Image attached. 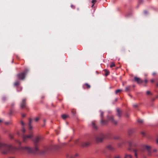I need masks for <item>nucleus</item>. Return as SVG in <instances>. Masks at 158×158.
<instances>
[{"instance_id": "obj_54", "label": "nucleus", "mask_w": 158, "mask_h": 158, "mask_svg": "<svg viewBox=\"0 0 158 158\" xmlns=\"http://www.w3.org/2000/svg\"><path fill=\"white\" fill-rule=\"evenodd\" d=\"M157 85L158 86V84Z\"/></svg>"}, {"instance_id": "obj_41", "label": "nucleus", "mask_w": 158, "mask_h": 158, "mask_svg": "<svg viewBox=\"0 0 158 158\" xmlns=\"http://www.w3.org/2000/svg\"><path fill=\"white\" fill-rule=\"evenodd\" d=\"M3 121V120L2 119H0V123H1Z\"/></svg>"}, {"instance_id": "obj_35", "label": "nucleus", "mask_w": 158, "mask_h": 158, "mask_svg": "<svg viewBox=\"0 0 158 158\" xmlns=\"http://www.w3.org/2000/svg\"><path fill=\"white\" fill-rule=\"evenodd\" d=\"M117 111L118 113V115L119 116H120V114H119V110H118V109H117Z\"/></svg>"}, {"instance_id": "obj_33", "label": "nucleus", "mask_w": 158, "mask_h": 158, "mask_svg": "<svg viewBox=\"0 0 158 158\" xmlns=\"http://www.w3.org/2000/svg\"><path fill=\"white\" fill-rule=\"evenodd\" d=\"M21 123L22 126H23L24 125V122L22 121L21 122Z\"/></svg>"}, {"instance_id": "obj_37", "label": "nucleus", "mask_w": 158, "mask_h": 158, "mask_svg": "<svg viewBox=\"0 0 158 158\" xmlns=\"http://www.w3.org/2000/svg\"><path fill=\"white\" fill-rule=\"evenodd\" d=\"M12 113V110H11L9 112V114H11Z\"/></svg>"}, {"instance_id": "obj_9", "label": "nucleus", "mask_w": 158, "mask_h": 158, "mask_svg": "<svg viewBox=\"0 0 158 158\" xmlns=\"http://www.w3.org/2000/svg\"><path fill=\"white\" fill-rule=\"evenodd\" d=\"M83 87L84 89H88L89 88V85L88 83H86L83 85Z\"/></svg>"}, {"instance_id": "obj_19", "label": "nucleus", "mask_w": 158, "mask_h": 158, "mask_svg": "<svg viewBox=\"0 0 158 158\" xmlns=\"http://www.w3.org/2000/svg\"><path fill=\"white\" fill-rule=\"evenodd\" d=\"M145 148L147 150H149L150 148V147L149 146L146 145L144 146Z\"/></svg>"}, {"instance_id": "obj_53", "label": "nucleus", "mask_w": 158, "mask_h": 158, "mask_svg": "<svg viewBox=\"0 0 158 158\" xmlns=\"http://www.w3.org/2000/svg\"><path fill=\"white\" fill-rule=\"evenodd\" d=\"M154 151H156V150H154Z\"/></svg>"}, {"instance_id": "obj_36", "label": "nucleus", "mask_w": 158, "mask_h": 158, "mask_svg": "<svg viewBox=\"0 0 158 158\" xmlns=\"http://www.w3.org/2000/svg\"><path fill=\"white\" fill-rule=\"evenodd\" d=\"M146 93L148 95L150 93V92L149 91H147L146 92Z\"/></svg>"}, {"instance_id": "obj_30", "label": "nucleus", "mask_w": 158, "mask_h": 158, "mask_svg": "<svg viewBox=\"0 0 158 158\" xmlns=\"http://www.w3.org/2000/svg\"><path fill=\"white\" fill-rule=\"evenodd\" d=\"M39 119V118L38 117H37V118H35V121L37 122L38 121Z\"/></svg>"}, {"instance_id": "obj_1", "label": "nucleus", "mask_w": 158, "mask_h": 158, "mask_svg": "<svg viewBox=\"0 0 158 158\" xmlns=\"http://www.w3.org/2000/svg\"><path fill=\"white\" fill-rule=\"evenodd\" d=\"M40 140V138L39 136H37L35 139L33 140L34 148L32 149L31 148L25 146L21 147L22 150L26 151L29 153H31L34 155H45L49 153L51 151L56 149L58 148L57 146H52L45 148L43 150H41L38 148V143Z\"/></svg>"}, {"instance_id": "obj_17", "label": "nucleus", "mask_w": 158, "mask_h": 158, "mask_svg": "<svg viewBox=\"0 0 158 158\" xmlns=\"http://www.w3.org/2000/svg\"><path fill=\"white\" fill-rule=\"evenodd\" d=\"M92 126L95 129H97V126L95 125V124L94 123H93L92 124Z\"/></svg>"}, {"instance_id": "obj_8", "label": "nucleus", "mask_w": 158, "mask_h": 158, "mask_svg": "<svg viewBox=\"0 0 158 158\" xmlns=\"http://www.w3.org/2000/svg\"><path fill=\"white\" fill-rule=\"evenodd\" d=\"M20 83V81H18L15 82L14 83V85L15 86H18L19 85Z\"/></svg>"}, {"instance_id": "obj_23", "label": "nucleus", "mask_w": 158, "mask_h": 158, "mask_svg": "<svg viewBox=\"0 0 158 158\" xmlns=\"http://www.w3.org/2000/svg\"><path fill=\"white\" fill-rule=\"evenodd\" d=\"M110 120L112 122H113V123H117V122L116 121H115L114 122V121L112 117H111V118Z\"/></svg>"}, {"instance_id": "obj_21", "label": "nucleus", "mask_w": 158, "mask_h": 158, "mask_svg": "<svg viewBox=\"0 0 158 158\" xmlns=\"http://www.w3.org/2000/svg\"><path fill=\"white\" fill-rule=\"evenodd\" d=\"M4 123L6 125H9L11 124V122H4Z\"/></svg>"}, {"instance_id": "obj_10", "label": "nucleus", "mask_w": 158, "mask_h": 158, "mask_svg": "<svg viewBox=\"0 0 158 158\" xmlns=\"http://www.w3.org/2000/svg\"><path fill=\"white\" fill-rule=\"evenodd\" d=\"M96 2V0H92V1H91V3L92 4L91 5V6L92 8H93L94 5Z\"/></svg>"}, {"instance_id": "obj_14", "label": "nucleus", "mask_w": 158, "mask_h": 158, "mask_svg": "<svg viewBox=\"0 0 158 158\" xmlns=\"http://www.w3.org/2000/svg\"><path fill=\"white\" fill-rule=\"evenodd\" d=\"M61 117L63 119H65L68 117V116L66 114H64L61 115Z\"/></svg>"}, {"instance_id": "obj_25", "label": "nucleus", "mask_w": 158, "mask_h": 158, "mask_svg": "<svg viewBox=\"0 0 158 158\" xmlns=\"http://www.w3.org/2000/svg\"><path fill=\"white\" fill-rule=\"evenodd\" d=\"M6 97H3L2 98V101H5L6 100Z\"/></svg>"}, {"instance_id": "obj_16", "label": "nucleus", "mask_w": 158, "mask_h": 158, "mask_svg": "<svg viewBox=\"0 0 158 158\" xmlns=\"http://www.w3.org/2000/svg\"><path fill=\"white\" fill-rule=\"evenodd\" d=\"M107 148L108 149H109L110 150H113V147L111 146H110V145L108 146H107Z\"/></svg>"}, {"instance_id": "obj_24", "label": "nucleus", "mask_w": 158, "mask_h": 158, "mask_svg": "<svg viewBox=\"0 0 158 158\" xmlns=\"http://www.w3.org/2000/svg\"><path fill=\"white\" fill-rule=\"evenodd\" d=\"M9 137L11 139H12L13 138V136L12 135L10 134L9 135Z\"/></svg>"}, {"instance_id": "obj_39", "label": "nucleus", "mask_w": 158, "mask_h": 158, "mask_svg": "<svg viewBox=\"0 0 158 158\" xmlns=\"http://www.w3.org/2000/svg\"><path fill=\"white\" fill-rule=\"evenodd\" d=\"M22 116L23 117H24L25 116V115L24 114H22Z\"/></svg>"}, {"instance_id": "obj_18", "label": "nucleus", "mask_w": 158, "mask_h": 158, "mask_svg": "<svg viewBox=\"0 0 158 158\" xmlns=\"http://www.w3.org/2000/svg\"><path fill=\"white\" fill-rule=\"evenodd\" d=\"M104 71L106 72V73L105 74V75L106 76H107L109 73V72L107 71L106 70H104Z\"/></svg>"}, {"instance_id": "obj_28", "label": "nucleus", "mask_w": 158, "mask_h": 158, "mask_svg": "<svg viewBox=\"0 0 158 158\" xmlns=\"http://www.w3.org/2000/svg\"><path fill=\"white\" fill-rule=\"evenodd\" d=\"M15 105V103H11V107H13Z\"/></svg>"}, {"instance_id": "obj_42", "label": "nucleus", "mask_w": 158, "mask_h": 158, "mask_svg": "<svg viewBox=\"0 0 158 158\" xmlns=\"http://www.w3.org/2000/svg\"><path fill=\"white\" fill-rule=\"evenodd\" d=\"M151 81L152 82H153L154 81V80L153 79H152L151 80Z\"/></svg>"}, {"instance_id": "obj_34", "label": "nucleus", "mask_w": 158, "mask_h": 158, "mask_svg": "<svg viewBox=\"0 0 158 158\" xmlns=\"http://www.w3.org/2000/svg\"><path fill=\"white\" fill-rule=\"evenodd\" d=\"M135 157H137V153H136V151H135Z\"/></svg>"}, {"instance_id": "obj_4", "label": "nucleus", "mask_w": 158, "mask_h": 158, "mask_svg": "<svg viewBox=\"0 0 158 158\" xmlns=\"http://www.w3.org/2000/svg\"><path fill=\"white\" fill-rule=\"evenodd\" d=\"M33 133L31 131L30 132V134L29 135H23V142H25L28 139L31 138L33 137Z\"/></svg>"}, {"instance_id": "obj_40", "label": "nucleus", "mask_w": 158, "mask_h": 158, "mask_svg": "<svg viewBox=\"0 0 158 158\" xmlns=\"http://www.w3.org/2000/svg\"><path fill=\"white\" fill-rule=\"evenodd\" d=\"M133 106L134 107H137V105L136 104L133 105Z\"/></svg>"}, {"instance_id": "obj_43", "label": "nucleus", "mask_w": 158, "mask_h": 158, "mask_svg": "<svg viewBox=\"0 0 158 158\" xmlns=\"http://www.w3.org/2000/svg\"><path fill=\"white\" fill-rule=\"evenodd\" d=\"M71 6L72 8H73L74 7V6L72 5H71Z\"/></svg>"}, {"instance_id": "obj_49", "label": "nucleus", "mask_w": 158, "mask_h": 158, "mask_svg": "<svg viewBox=\"0 0 158 158\" xmlns=\"http://www.w3.org/2000/svg\"><path fill=\"white\" fill-rule=\"evenodd\" d=\"M9 158H15L14 157H10Z\"/></svg>"}, {"instance_id": "obj_5", "label": "nucleus", "mask_w": 158, "mask_h": 158, "mask_svg": "<svg viewBox=\"0 0 158 158\" xmlns=\"http://www.w3.org/2000/svg\"><path fill=\"white\" fill-rule=\"evenodd\" d=\"M78 156V154H76L74 155H70L69 154H67L66 155V157L68 158L69 157L70 158H76Z\"/></svg>"}, {"instance_id": "obj_2", "label": "nucleus", "mask_w": 158, "mask_h": 158, "mask_svg": "<svg viewBox=\"0 0 158 158\" xmlns=\"http://www.w3.org/2000/svg\"><path fill=\"white\" fill-rule=\"evenodd\" d=\"M29 71V70L28 69H25L24 71L17 74V78L19 80H24L25 79L27 73Z\"/></svg>"}, {"instance_id": "obj_12", "label": "nucleus", "mask_w": 158, "mask_h": 158, "mask_svg": "<svg viewBox=\"0 0 158 158\" xmlns=\"http://www.w3.org/2000/svg\"><path fill=\"white\" fill-rule=\"evenodd\" d=\"M88 143H83L82 144V146L83 147H85L88 146Z\"/></svg>"}, {"instance_id": "obj_6", "label": "nucleus", "mask_w": 158, "mask_h": 158, "mask_svg": "<svg viewBox=\"0 0 158 158\" xmlns=\"http://www.w3.org/2000/svg\"><path fill=\"white\" fill-rule=\"evenodd\" d=\"M134 80L138 83H140L142 82V81L140 78L136 77H134Z\"/></svg>"}, {"instance_id": "obj_47", "label": "nucleus", "mask_w": 158, "mask_h": 158, "mask_svg": "<svg viewBox=\"0 0 158 158\" xmlns=\"http://www.w3.org/2000/svg\"><path fill=\"white\" fill-rule=\"evenodd\" d=\"M145 82H147V80H145Z\"/></svg>"}, {"instance_id": "obj_48", "label": "nucleus", "mask_w": 158, "mask_h": 158, "mask_svg": "<svg viewBox=\"0 0 158 158\" xmlns=\"http://www.w3.org/2000/svg\"><path fill=\"white\" fill-rule=\"evenodd\" d=\"M156 141V142L157 143H158V139H157Z\"/></svg>"}, {"instance_id": "obj_32", "label": "nucleus", "mask_w": 158, "mask_h": 158, "mask_svg": "<svg viewBox=\"0 0 158 158\" xmlns=\"http://www.w3.org/2000/svg\"><path fill=\"white\" fill-rule=\"evenodd\" d=\"M16 142H17V143H18L19 144V145H20V144H21V142H20V141H19V140H17V141H16Z\"/></svg>"}, {"instance_id": "obj_38", "label": "nucleus", "mask_w": 158, "mask_h": 158, "mask_svg": "<svg viewBox=\"0 0 158 158\" xmlns=\"http://www.w3.org/2000/svg\"><path fill=\"white\" fill-rule=\"evenodd\" d=\"M101 116L102 117H103V113L102 112H101Z\"/></svg>"}, {"instance_id": "obj_20", "label": "nucleus", "mask_w": 158, "mask_h": 158, "mask_svg": "<svg viewBox=\"0 0 158 158\" xmlns=\"http://www.w3.org/2000/svg\"><path fill=\"white\" fill-rule=\"evenodd\" d=\"M122 91V89H117L116 90V94H117L118 93L120 92H121Z\"/></svg>"}, {"instance_id": "obj_3", "label": "nucleus", "mask_w": 158, "mask_h": 158, "mask_svg": "<svg viewBox=\"0 0 158 158\" xmlns=\"http://www.w3.org/2000/svg\"><path fill=\"white\" fill-rule=\"evenodd\" d=\"M26 100V98H23L22 101L20 103V107L22 109L25 108L27 109H28Z\"/></svg>"}, {"instance_id": "obj_51", "label": "nucleus", "mask_w": 158, "mask_h": 158, "mask_svg": "<svg viewBox=\"0 0 158 158\" xmlns=\"http://www.w3.org/2000/svg\"><path fill=\"white\" fill-rule=\"evenodd\" d=\"M102 139H101V140H100V141H102ZM98 141H99V140H98Z\"/></svg>"}, {"instance_id": "obj_31", "label": "nucleus", "mask_w": 158, "mask_h": 158, "mask_svg": "<svg viewBox=\"0 0 158 158\" xmlns=\"http://www.w3.org/2000/svg\"><path fill=\"white\" fill-rule=\"evenodd\" d=\"M22 131L24 133L25 132V129L24 128H23Z\"/></svg>"}, {"instance_id": "obj_26", "label": "nucleus", "mask_w": 158, "mask_h": 158, "mask_svg": "<svg viewBox=\"0 0 158 158\" xmlns=\"http://www.w3.org/2000/svg\"><path fill=\"white\" fill-rule=\"evenodd\" d=\"M129 89V87H127L126 88L125 90L126 91H127Z\"/></svg>"}, {"instance_id": "obj_13", "label": "nucleus", "mask_w": 158, "mask_h": 158, "mask_svg": "<svg viewBox=\"0 0 158 158\" xmlns=\"http://www.w3.org/2000/svg\"><path fill=\"white\" fill-rule=\"evenodd\" d=\"M132 157L130 155L126 154L125 156V158H132Z\"/></svg>"}, {"instance_id": "obj_45", "label": "nucleus", "mask_w": 158, "mask_h": 158, "mask_svg": "<svg viewBox=\"0 0 158 158\" xmlns=\"http://www.w3.org/2000/svg\"><path fill=\"white\" fill-rule=\"evenodd\" d=\"M75 143H78V141H75Z\"/></svg>"}, {"instance_id": "obj_52", "label": "nucleus", "mask_w": 158, "mask_h": 158, "mask_svg": "<svg viewBox=\"0 0 158 158\" xmlns=\"http://www.w3.org/2000/svg\"><path fill=\"white\" fill-rule=\"evenodd\" d=\"M16 57H17V58H18V56H16Z\"/></svg>"}, {"instance_id": "obj_27", "label": "nucleus", "mask_w": 158, "mask_h": 158, "mask_svg": "<svg viewBox=\"0 0 158 158\" xmlns=\"http://www.w3.org/2000/svg\"><path fill=\"white\" fill-rule=\"evenodd\" d=\"M114 158H121L120 156L119 155L115 156Z\"/></svg>"}, {"instance_id": "obj_46", "label": "nucleus", "mask_w": 158, "mask_h": 158, "mask_svg": "<svg viewBox=\"0 0 158 158\" xmlns=\"http://www.w3.org/2000/svg\"><path fill=\"white\" fill-rule=\"evenodd\" d=\"M44 123H45V122H46V120H45V119H44Z\"/></svg>"}, {"instance_id": "obj_50", "label": "nucleus", "mask_w": 158, "mask_h": 158, "mask_svg": "<svg viewBox=\"0 0 158 158\" xmlns=\"http://www.w3.org/2000/svg\"><path fill=\"white\" fill-rule=\"evenodd\" d=\"M13 61H14V59H13L12 60V63H13Z\"/></svg>"}, {"instance_id": "obj_22", "label": "nucleus", "mask_w": 158, "mask_h": 158, "mask_svg": "<svg viewBox=\"0 0 158 158\" xmlns=\"http://www.w3.org/2000/svg\"><path fill=\"white\" fill-rule=\"evenodd\" d=\"M115 65L114 64V63H111V64L110 65V67L111 68H112V67H113Z\"/></svg>"}, {"instance_id": "obj_44", "label": "nucleus", "mask_w": 158, "mask_h": 158, "mask_svg": "<svg viewBox=\"0 0 158 158\" xmlns=\"http://www.w3.org/2000/svg\"><path fill=\"white\" fill-rule=\"evenodd\" d=\"M93 10L94 11H95V8H94H94H93Z\"/></svg>"}, {"instance_id": "obj_7", "label": "nucleus", "mask_w": 158, "mask_h": 158, "mask_svg": "<svg viewBox=\"0 0 158 158\" xmlns=\"http://www.w3.org/2000/svg\"><path fill=\"white\" fill-rule=\"evenodd\" d=\"M32 122V119L31 118L29 119L28 126H29V129L30 130L32 129V127L31 126V125Z\"/></svg>"}, {"instance_id": "obj_29", "label": "nucleus", "mask_w": 158, "mask_h": 158, "mask_svg": "<svg viewBox=\"0 0 158 158\" xmlns=\"http://www.w3.org/2000/svg\"><path fill=\"white\" fill-rule=\"evenodd\" d=\"M138 121L140 123H142L143 122V120L141 119H139L138 120Z\"/></svg>"}, {"instance_id": "obj_11", "label": "nucleus", "mask_w": 158, "mask_h": 158, "mask_svg": "<svg viewBox=\"0 0 158 158\" xmlns=\"http://www.w3.org/2000/svg\"><path fill=\"white\" fill-rule=\"evenodd\" d=\"M71 112L73 116H75L76 114V110L74 109H73L72 110Z\"/></svg>"}, {"instance_id": "obj_15", "label": "nucleus", "mask_w": 158, "mask_h": 158, "mask_svg": "<svg viewBox=\"0 0 158 158\" xmlns=\"http://www.w3.org/2000/svg\"><path fill=\"white\" fill-rule=\"evenodd\" d=\"M100 123L102 125H105V123H107V122L105 121L102 120L101 121Z\"/></svg>"}]
</instances>
